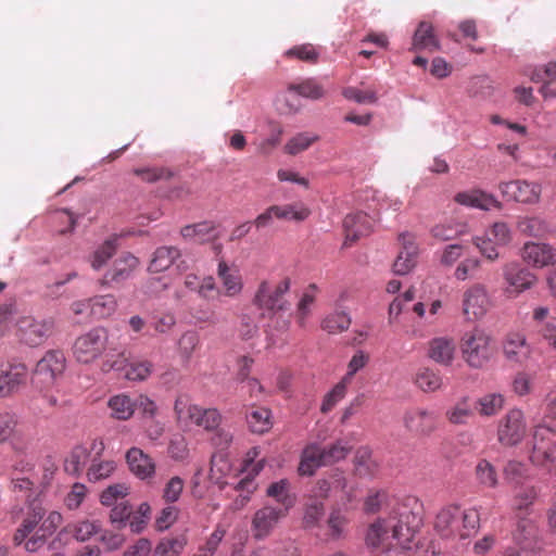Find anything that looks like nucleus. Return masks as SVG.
Instances as JSON below:
<instances>
[{"label":"nucleus","instance_id":"nucleus-1","mask_svg":"<svg viewBox=\"0 0 556 556\" xmlns=\"http://www.w3.org/2000/svg\"><path fill=\"white\" fill-rule=\"evenodd\" d=\"M416 528V515L403 506L395 515L378 518L370 523L365 541L369 547L381 552H390L393 548L412 551L417 546Z\"/></svg>","mask_w":556,"mask_h":556},{"label":"nucleus","instance_id":"nucleus-2","mask_svg":"<svg viewBox=\"0 0 556 556\" xmlns=\"http://www.w3.org/2000/svg\"><path fill=\"white\" fill-rule=\"evenodd\" d=\"M73 355L80 364H92L102 356L101 371L124 370L126 364L125 352L109 354L108 351H115L110 348V334L104 327H94L78 336L73 344Z\"/></svg>","mask_w":556,"mask_h":556},{"label":"nucleus","instance_id":"nucleus-3","mask_svg":"<svg viewBox=\"0 0 556 556\" xmlns=\"http://www.w3.org/2000/svg\"><path fill=\"white\" fill-rule=\"evenodd\" d=\"M479 522L480 516L476 509L448 504L437 513L433 529L442 539L466 540L477 533Z\"/></svg>","mask_w":556,"mask_h":556},{"label":"nucleus","instance_id":"nucleus-4","mask_svg":"<svg viewBox=\"0 0 556 556\" xmlns=\"http://www.w3.org/2000/svg\"><path fill=\"white\" fill-rule=\"evenodd\" d=\"M290 287L291 279L289 277L282 278L277 283L263 280L260 282L252 299L254 306L263 311V315L267 313L275 320V328L282 331L287 330L290 326L291 315L283 316L281 314L289 311L291 306V303L286 298Z\"/></svg>","mask_w":556,"mask_h":556},{"label":"nucleus","instance_id":"nucleus-5","mask_svg":"<svg viewBox=\"0 0 556 556\" xmlns=\"http://www.w3.org/2000/svg\"><path fill=\"white\" fill-rule=\"evenodd\" d=\"M459 346L464 362L475 369L483 368L495 353L492 338L480 328L465 332Z\"/></svg>","mask_w":556,"mask_h":556},{"label":"nucleus","instance_id":"nucleus-6","mask_svg":"<svg viewBox=\"0 0 556 556\" xmlns=\"http://www.w3.org/2000/svg\"><path fill=\"white\" fill-rule=\"evenodd\" d=\"M66 358L60 350H49L37 362L31 375V383L39 391H51L62 377Z\"/></svg>","mask_w":556,"mask_h":556},{"label":"nucleus","instance_id":"nucleus-7","mask_svg":"<svg viewBox=\"0 0 556 556\" xmlns=\"http://www.w3.org/2000/svg\"><path fill=\"white\" fill-rule=\"evenodd\" d=\"M556 457V428L545 420L533 427L529 460L538 467L548 466Z\"/></svg>","mask_w":556,"mask_h":556},{"label":"nucleus","instance_id":"nucleus-8","mask_svg":"<svg viewBox=\"0 0 556 556\" xmlns=\"http://www.w3.org/2000/svg\"><path fill=\"white\" fill-rule=\"evenodd\" d=\"M292 92L311 100H319L326 94L324 86L316 78L311 77L299 83H290L287 85L286 92H279L276 97L278 110L283 114H293L300 110L299 104H294L288 99L287 93Z\"/></svg>","mask_w":556,"mask_h":556},{"label":"nucleus","instance_id":"nucleus-9","mask_svg":"<svg viewBox=\"0 0 556 556\" xmlns=\"http://www.w3.org/2000/svg\"><path fill=\"white\" fill-rule=\"evenodd\" d=\"M52 320L23 316L16 323L15 336L21 343L36 348L41 345L52 334Z\"/></svg>","mask_w":556,"mask_h":556},{"label":"nucleus","instance_id":"nucleus-10","mask_svg":"<svg viewBox=\"0 0 556 556\" xmlns=\"http://www.w3.org/2000/svg\"><path fill=\"white\" fill-rule=\"evenodd\" d=\"M527 433L525 415L520 409L508 410L497 425V441L506 447L520 444Z\"/></svg>","mask_w":556,"mask_h":556},{"label":"nucleus","instance_id":"nucleus-11","mask_svg":"<svg viewBox=\"0 0 556 556\" xmlns=\"http://www.w3.org/2000/svg\"><path fill=\"white\" fill-rule=\"evenodd\" d=\"M29 371L21 362H0V399H11L27 384Z\"/></svg>","mask_w":556,"mask_h":556},{"label":"nucleus","instance_id":"nucleus-12","mask_svg":"<svg viewBox=\"0 0 556 556\" xmlns=\"http://www.w3.org/2000/svg\"><path fill=\"white\" fill-rule=\"evenodd\" d=\"M503 279L507 285V293L515 295L531 289L538 282L536 275L516 261L503 266Z\"/></svg>","mask_w":556,"mask_h":556},{"label":"nucleus","instance_id":"nucleus-13","mask_svg":"<svg viewBox=\"0 0 556 556\" xmlns=\"http://www.w3.org/2000/svg\"><path fill=\"white\" fill-rule=\"evenodd\" d=\"M103 451L104 443L100 439H93L89 443L76 445L65 458L64 470L68 475L78 476L91 458V453L99 457Z\"/></svg>","mask_w":556,"mask_h":556},{"label":"nucleus","instance_id":"nucleus-14","mask_svg":"<svg viewBox=\"0 0 556 556\" xmlns=\"http://www.w3.org/2000/svg\"><path fill=\"white\" fill-rule=\"evenodd\" d=\"M498 189L508 200L523 204L538 203L542 192V187L539 182L522 179L501 182Z\"/></svg>","mask_w":556,"mask_h":556},{"label":"nucleus","instance_id":"nucleus-15","mask_svg":"<svg viewBox=\"0 0 556 556\" xmlns=\"http://www.w3.org/2000/svg\"><path fill=\"white\" fill-rule=\"evenodd\" d=\"M286 508L265 505L257 509L252 518L251 529L254 539L264 540L269 536L279 521L287 516Z\"/></svg>","mask_w":556,"mask_h":556},{"label":"nucleus","instance_id":"nucleus-16","mask_svg":"<svg viewBox=\"0 0 556 556\" xmlns=\"http://www.w3.org/2000/svg\"><path fill=\"white\" fill-rule=\"evenodd\" d=\"M490 306L486 289L476 283L467 289L463 296V314L467 320H476L485 315Z\"/></svg>","mask_w":556,"mask_h":556},{"label":"nucleus","instance_id":"nucleus-17","mask_svg":"<svg viewBox=\"0 0 556 556\" xmlns=\"http://www.w3.org/2000/svg\"><path fill=\"white\" fill-rule=\"evenodd\" d=\"M181 258V252L176 247H159L152 254L149 263V271L151 273H163L175 266L178 271L187 269L185 261Z\"/></svg>","mask_w":556,"mask_h":556},{"label":"nucleus","instance_id":"nucleus-18","mask_svg":"<svg viewBox=\"0 0 556 556\" xmlns=\"http://www.w3.org/2000/svg\"><path fill=\"white\" fill-rule=\"evenodd\" d=\"M520 256L534 268H544L555 263L554 248L542 242H526L520 250Z\"/></svg>","mask_w":556,"mask_h":556},{"label":"nucleus","instance_id":"nucleus-19","mask_svg":"<svg viewBox=\"0 0 556 556\" xmlns=\"http://www.w3.org/2000/svg\"><path fill=\"white\" fill-rule=\"evenodd\" d=\"M139 266V260L129 252L122 253L113 263L112 268L106 271L100 280L102 287L111 283H119L129 279Z\"/></svg>","mask_w":556,"mask_h":556},{"label":"nucleus","instance_id":"nucleus-20","mask_svg":"<svg viewBox=\"0 0 556 556\" xmlns=\"http://www.w3.org/2000/svg\"><path fill=\"white\" fill-rule=\"evenodd\" d=\"M345 233L344 247L352 245L361 237L368 236L372 228V218L364 212L348 214L343 220Z\"/></svg>","mask_w":556,"mask_h":556},{"label":"nucleus","instance_id":"nucleus-21","mask_svg":"<svg viewBox=\"0 0 556 556\" xmlns=\"http://www.w3.org/2000/svg\"><path fill=\"white\" fill-rule=\"evenodd\" d=\"M257 455L258 451L256 447H253L248 452V458L244 460L242 468L245 477H243L235 486L236 490L247 493V495L243 496L242 504L247 503L250 500V495L256 490L254 477H256L264 468V459L255 460Z\"/></svg>","mask_w":556,"mask_h":556},{"label":"nucleus","instance_id":"nucleus-22","mask_svg":"<svg viewBox=\"0 0 556 556\" xmlns=\"http://www.w3.org/2000/svg\"><path fill=\"white\" fill-rule=\"evenodd\" d=\"M402 249L393 263V271L396 275H407L417 265V243L415 242V235L402 233L400 235Z\"/></svg>","mask_w":556,"mask_h":556},{"label":"nucleus","instance_id":"nucleus-23","mask_svg":"<svg viewBox=\"0 0 556 556\" xmlns=\"http://www.w3.org/2000/svg\"><path fill=\"white\" fill-rule=\"evenodd\" d=\"M129 470L139 479H151L155 475V463L139 447H131L126 453Z\"/></svg>","mask_w":556,"mask_h":556},{"label":"nucleus","instance_id":"nucleus-24","mask_svg":"<svg viewBox=\"0 0 556 556\" xmlns=\"http://www.w3.org/2000/svg\"><path fill=\"white\" fill-rule=\"evenodd\" d=\"M456 344L453 338L437 337L429 341L427 356L438 364L447 366L454 361Z\"/></svg>","mask_w":556,"mask_h":556},{"label":"nucleus","instance_id":"nucleus-25","mask_svg":"<svg viewBox=\"0 0 556 556\" xmlns=\"http://www.w3.org/2000/svg\"><path fill=\"white\" fill-rule=\"evenodd\" d=\"M454 201L460 205L488 211L491 207L501 208L502 204L492 195L480 189L458 192Z\"/></svg>","mask_w":556,"mask_h":556},{"label":"nucleus","instance_id":"nucleus-26","mask_svg":"<svg viewBox=\"0 0 556 556\" xmlns=\"http://www.w3.org/2000/svg\"><path fill=\"white\" fill-rule=\"evenodd\" d=\"M245 418L248 427L253 433L263 434L273 427L271 410L267 407L255 405L247 406Z\"/></svg>","mask_w":556,"mask_h":556},{"label":"nucleus","instance_id":"nucleus-27","mask_svg":"<svg viewBox=\"0 0 556 556\" xmlns=\"http://www.w3.org/2000/svg\"><path fill=\"white\" fill-rule=\"evenodd\" d=\"M119 236L112 235L98 245L88 256V262L92 269L100 270L106 266L108 262L115 255L119 247Z\"/></svg>","mask_w":556,"mask_h":556},{"label":"nucleus","instance_id":"nucleus-28","mask_svg":"<svg viewBox=\"0 0 556 556\" xmlns=\"http://www.w3.org/2000/svg\"><path fill=\"white\" fill-rule=\"evenodd\" d=\"M217 275L222 281V293L224 295L236 298L241 293L243 289V282L238 270L230 269L225 261H220L218 263Z\"/></svg>","mask_w":556,"mask_h":556},{"label":"nucleus","instance_id":"nucleus-29","mask_svg":"<svg viewBox=\"0 0 556 556\" xmlns=\"http://www.w3.org/2000/svg\"><path fill=\"white\" fill-rule=\"evenodd\" d=\"M321 446L318 444H308L302 452L299 464L300 476H313L315 471L324 465Z\"/></svg>","mask_w":556,"mask_h":556},{"label":"nucleus","instance_id":"nucleus-30","mask_svg":"<svg viewBox=\"0 0 556 556\" xmlns=\"http://www.w3.org/2000/svg\"><path fill=\"white\" fill-rule=\"evenodd\" d=\"M503 351L507 359L516 363L522 362L529 354L526 338L520 333L507 334L503 343Z\"/></svg>","mask_w":556,"mask_h":556},{"label":"nucleus","instance_id":"nucleus-31","mask_svg":"<svg viewBox=\"0 0 556 556\" xmlns=\"http://www.w3.org/2000/svg\"><path fill=\"white\" fill-rule=\"evenodd\" d=\"M180 235L185 240H190L198 243H204L217 238L215 226L211 222L187 225L181 228Z\"/></svg>","mask_w":556,"mask_h":556},{"label":"nucleus","instance_id":"nucleus-32","mask_svg":"<svg viewBox=\"0 0 556 556\" xmlns=\"http://www.w3.org/2000/svg\"><path fill=\"white\" fill-rule=\"evenodd\" d=\"M200 410V406L193 404L187 395L177 396L174 404V413L178 425L190 427Z\"/></svg>","mask_w":556,"mask_h":556},{"label":"nucleus","instance_id":"nucleus-33","mask_svg":"<svg viewBox=\"0 0 556 556\" xmlns=\"http://www.w3.org/2000/svg\"><path fill=\"white\" fill-rule=\"evenodd\" d=\"M266 494L277 502V508H286V513L289 511L295 502L294 496L290 492V482L287 479L269 484Z\"/></svg>","mask_w":556,"mask_h":556},{"label":"nucleus","instance_id":"nucleus-34","mask_svg":"<svg viewBox=\"0 0 556 556\" xmlns=\"http://www.w3.org/2000/svg\"><path fill=\"white\" fill-rule=\"evenodd\" d=\"M101 530L100 522L96 520H78L67 525L61 533L73 535L77 541L85 542Z\"/></svg>","mask_w":556,"mask_h":556},{"label":"nucleus","instance_id":"nucleus-35","mask_svg":"<svg viewBox=\"0 0 556 556\" xmlns=\"http://www.w3.org/2000/svg\"><path fill=\"white\" fill-rule=\"evenodd\" d=\"M505 399L501 393H486L480 396L475 403V409L480 416L492 417L497 415L504 407Z\"/></svg>","mask_w":556,"mask_h":556},{"label":"nucleus","instance_id":"nucleus-36","mask_svg":"<svg viewBox=\"0 0 556 556\" xmlns=\"http://www.w3.org/2000/svg\"><path fill=\"white\" fill-rule=\"evenodd\" d=\"M108 406L111 409L112 417L118 420L130 419L136 409L134 400H131L127 394H117L112 396L109 400Z\"/></svg>","mask_w":556,"mask_h":556},{"label":"nucleus","instance_id":"nucleus-37","mask_svg":"<svg viewBox=\"0 0 556 556\" xmlns=\"http://www.w3.org/2000/svg\"><path fill=\"white\" fill-rule=\"evenodd\" d=\"M475 477L478 483L486 489H495L500 483L496 467L485 458L478 460L475 467Z\"/></svg>","mask_w":556,"mask_h":556},{"label":"nucleus","instance_id":"nucleus-38","mask_svg":"<svg viewBox=\"0 0 556 556\" xmlns=\"http://www.w3.org/2000/svg\"><path fill=\"white\" fill-rule=\"evenodd\" d=\"M516 228L521 235L536 238L544 237L548 232L547 223L539 216L520 217Z\"/></svg>","mask_w":556,"mask_h":556},{"label":"nucleus","instance_id":"nucleus-39","mask_svg":"<svg viewBox=\"0 0 556 556\" xmlns=\"http://www.w3.org/2000/svg\"><path fill=\"white\" fill-rule=\"evenodd\" d=\"M91 316L103 319L112 316L117 308V300L113 294L97 295L90 299Z\"/></svg>","mask_w":556,"mask_h":556},{"label":"nucleus","instance_id":"nucleus-40","mask_svg":"<svg viewBox=\"0 0 556 556\" xmlns=\"http://www.w3.org/2000/svg\"><path fill=\"white\" fill-rule=\"evenodd\" d=\"M354 465L356 471L362 477H372L379 468L378 463L371 457L370 448L367 446H361L356 450Z\"/></svg>","mask_w":556,"mask_h":556},{"label":"nucleus","instance_id":"nucleus-41","mask_svg":"<svg viewBox=\"0 0 556 556\" xmlns=\"http://www.w3.org/2000/svg\"><path fill=\"white\" fill-rule=\"evenodd\" d=\"M319 51L312 43L296 45L287 50L283 56L288 60H298L308 64H316L319 60Z\"/></svg>","mask_w":556,"mask_h":556},{"label":"nucleus","instance_id":"nucleus-42","mask_svg":"<svg viewBox=\"0 0 556 556\" xmlns=\"http://www.w3.org/2000/svg\"><path fill=\"white\" fill-rule=\"evenodd\" d=\"M319 140V136L313 132H299L288 140L285 146V152L290 155H296L306 151L312 144Z\"/></svg>","mask_w":556,"mask_h":556},{"label":"nucleus","instance_id":"nucleus-43","mask_svg":"<svg viewBox=\"0 0 556 556\" xmlns=\"http://www.w3.org/2000/svg\"><path fill=\"white\" fill-rule=\"evenodd\" d=\"M186 545L187 538L185 535L165 538L157 543L152 556H179Z\"/></svg>","mask_w":556,"mask_h":556},{"label":"nucleus","instance_id":"nucleus-44","mask_svg":"<svg viewBox=\"0 0 556 556\" xmlns=\"http://www.w3.org/2000/svg\"><path fill=\"white\" fill-rule=\"evenodd\" d=\"M503 475L507 483L515 488L521 485L529 478L527 466L514 459L506 463L503 468Z\"/></svg>","mask_w":556,"mask_h":556},{"label":"nucleus","instance_id":"nucleus-45","mask_svg":"<svg viewBox=\"0 0 556 556\" xmlns=\"http://www.w3.org/2000/svg\"><path fill=\"white\" fill-rule=\"evenodd\" d=\"M324 465H332L337 462L344 459L352 451V445L346 441L338 440L327 447H321Z\"/></svg>","mask_w":556,"mask_h":556},{"label":"nucleus","instance_id":"nucleus-46","mask_svg":"<svg viewBox=\"0 0 556 556\" xmlns=\"http://www.w3.org/2000/svg\"><path fill=\"white\" fill-rule=\"evenodd\" d=\"M277 219L304 220L309 215V210L300 204L273 205Z\"/></svg>","mask_w":556,"mask_h":556},{"label":"nucleus","instance_id":"nucleus-47","mask_svg":"<svg viewBox=\"0 0 556 556\" xmlns=\"http://www.w3.org/2000/svg\"><path fill=\"white\" fill-rule=\"evenodd\" d=\"M226 535L223 525H217L214 531L207 536L203 545L198 547L193 556H213Z\"/></svg>","mask_w":556,"mask_h":556},{"label":"nucleus","instance_id":"nucleus-48","mask_svg":"<svg viewBox=\"0 0 556 556\" xmlns=\"http://www.w3.org/2000/svg\"><path fill=\"white\" fill-rule=\"evenodd\" d=\"M349 523V519L345 514L338 507H333L327 519V526L329 529V536L332 540H339L344 535V529Z\"/></svg>","mask_w":556,"mask_h":556},{"label":"nucleus","instance_id":"nucleus-49","mask_svg":"<svg viewBox=\"0 0 556 556\" xmlns=\"http://www.w3.org/2000/svg\"><path fill=\"white\" fill-rule=\"evenodd\" d=\"M316 290L317 287L315 285H309L296 305L295 319L300 327L305 326V320L311 314Z\"/></svg>","mask_w":556,"mask_h":556},{"label":"nucleus","instance_id":"nucleus-50","mask_svg":"<svg viewBox=\"0 0 556 556\" xmlns=\"http://www.w3.org/2000/svg\"><path fill=\"white\" fill-rule=\"evenodd\" d=\"M538 497V489L534 485L520 488L514 495L513 509L516 511H528Z\"/></svg>","mask_w":556,"mask_h":556},{"label":"nucleus","instance_id":"nucleus-51","mask_svg":"<svg viewBox=\"0 0 556 556\" xmlns=\"http://www.w3.org/2000/svg\"><path fill=\"white\" fill-rule=\"evenodd\" d=\"M125 378L129 381H143L150 377L153 370V364L150 361H136L125 364Z\"/></svg>","mask_w":556,"mask_h":556},{"label":"nucleus","instance_id":"nucleus-52","mask_svg":"<svg viewBox=\"0 0 556 556\" xmlns=\"http://www.w3.org/2000/svg\"><path fill=\"white\" fill-rule=\"evenodd\" d=\"M350 316L344 312L329 314L321 323V328L328 333H339L349 329Z\"/></svg>","mask_w":556,"mask_h":556},{"label":"nucleus","instance_id":"nucleus-53","mask_svg":"<svg viewBox=\"0 0 556 556\" xmlns=\"http://www.w3.org/2000/svg\"><path fill=\"white\" fill-rule=\"evenodd\" d=\"M350 383L343 379H341L332 389L329 391L321 403L320 412L323 414H328L331 412L334 406L344 399L348 390V386Z\"/></svg>","mask_w":556,"mask_h":556},{"label":"nucleus","instance_id":"nucleus-54","mask_svg":"<svg viewBox=\"0 0 556 556\" xmlns=\"http://www.w3.org/2000/svg\"><path fill=\"white\" fill-rule=\"evenodd\" d=\"M116 469V464L113 460L97 462L96 457L92 459L90 467L87 470L88 480L97 482L102 479L109 478Z\"/></svg>","mask_w":556,"mask_h":556},{"label":"nucleus","instance_id":"nucleus-55","mask_svg":"<svg viewBox=\"0 0 556 556\" xmlns=\"http://www.w3.org/2000/svg\"><path fill=\"white\" fill-rule=\"evenodd\" d=\"M473 416V410L469 405L468 399H462L458 401L453 407H451L446 417L450 422L454 425H463L468 421L469 418Z\"/></svg>","mask_w":556,"mask_h":556},{"label":"nucleus","instance_id":"nucleus-56","mask_svg":"<svg viewBox=\"0 0 556 556\" xmlns=\"http://www.w3.org/2000/svg\"><path fill=\"white\" fill-rule=\"evenodd\" d=\"M473 245L479 250L481 255L490 262H494L500 257L496 242L484 233L483 236H476L472 238Z\"/></svg>","mask_w":556,"mask_h":556},{"label":"nucleus","instance_id":"nucleus-57","mask_svg":"<svg viewBox=\"0 0 556 556\" xmlns=\"http://www.w3.org/2000/svg\"><path fill=\"white\" fill-rule=\"evenodd\" d=\"M465 231L466 226L464 224L452 222L435 225L431 229L432 236L443 241L455 239Z\"/></svg>","mask_w":556,"mask_h":556},{"label":"nucleus","instance_id":"nucleus-58","mask_svg":"<svg viewBox=\"0 0 556 556\" xmlns=\"http://www.w3.org/2000/svg\"><path fill=\"white\" fill-rule=\"evenodd\" d=\"M222 420V416L215 408H202L194 419L193 425L203 428L204 430L211 431L215 430Z\"/></svg>","mask_w":556,"mask_h":556},{"label":"nucleus","instance_id":"nucleus-59","mask_svg":"<svg viewBox=\"0 0 556 556\" xmlns=\"http://www.w3.org/2000/svg\"><path fill=\"white\" fill-rule=\"evenodd\" d=\"M242 366L239 371V379L247 382V388L251 397L258 399V395L265 392L263 386L258 382L257 379L251 378L248 379L250 367L253 363L251 358L242 357L241 359Z\"/></svg>","mask_w":556,"mask_h":556},{"label":"nucleus","instance_id":"nucleus-60","mask_svg":"<svg viewBox=\"0 0 556 556\" xmlns=\"http://www.w3.org/2000/svg\"><path fill=\"white\" fill-rule=\"evenodd\" d=\"M185 488V481L178 477H172L162 490V500L166 504H174L179 498Z\"/></svg>","mask_w":556,"mask_h":556},{"label":"nucleus","instance_id":"nucleus-61","mask_svg":"<svg viewBox=\"0 0 556 556\" xmlns=\"http://www.w3.org/2000/svg\"><path fill=\"white\" fill-rule=\"evenodd\" d=\"M178 516L179 509L173 504H167V506L162 508L155 517V529L157 531H165L169 529L176 522Z\"/></svg>","mask_w":556,"mask_h":556},{"label":"nucleus","instance_id":"nucleus-62","mask_svg":"<svg viewBox=\"0 0 556 556\" xmlns=\"http://www.w3.org/2000/svg\"><path fill=\"white\" fill-rule=\"evenodd\" d=\"M325 515V506L323 502L314 500L312 503L306 504L303 523L305 528H314L319 525Z\"/></svg>","mask_w":556,"mask_h":556},{"label":"nucleus","instance_id":"nucleus-63","mask_svg":"<svg viewBox=\"0 0 556 556\" xmlns=\"http://www.w3.org/2000/svg\"><path fill=\"white\" fill-rule=\"evenodd\" d=\"M151 507L148 503H141L135 513H131L129 518L130 530L135 533H140L150 519Z\"/></svg>","mask_w":556,"mask_h":556},{"label":"nucleus","instance_id":"nucleus-64","mask_svg":"<svg viewBox=\"0 0 556 556\" xmlns=\"http://www.w3.org/2000/svg\"><path fill=\"white\" fill-rule=\"evenodd\" d=\"M530 78L534 83L554 84L556 81V62L535 67Z\"/></svg>","mask_w":556,"mask_h":556}]
</instances>
